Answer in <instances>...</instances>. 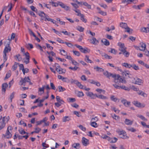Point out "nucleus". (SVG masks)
Returning a JSON list of instances; mask_svg holds the SVG:
<instances>
[{
  "label": "nucleus",
  "instance_id": "37998d69",
  "mask_svg": "<svg viewBox=\"0 0 149 149\" xmlns=\"http://www.w3.org/2000/svg\"><path fill=\"white\" fill-rule=\"evenodd\" d=\"M77 29L80 32H83L84 28L82 26H79L77 27Z\"/></svg>",
  "mask_w": 149,
  "mask_h": 149
},
{
  "label": "nucleus",
  "instance_id": "2eb2a0df",
  "mask_svg": "<svg viewBox=\"0 0 149 149\" xmlns=\"http://www.w3.org/2000/svg\"><path fill=\"white\" fill-rule=\"evenodd\" d=\"M102 42L106 46H108L109 45L110 43L108 40L106 39H103L101 40Z\"/></svg>",
  "mask_w": 149,
  "mask_h": 149
},
{
  "label": "nucleus",
  "instance_id": "338daca9",
  "mask_svg": "<svg viewBox=\"0 0 149 149\" xmlns=\"http://www.w3.org/2000/svg\"><path fill=\"white\" fill-rule=\"evenodd\" d=\"M45 86H43L42 88H39V91L40 92L42 91V93H44V89Z\"/></svg>",
  "mask_w": 149,
  "mask_h": 149
},
{
  "label": "nucleus",
  "instance_id": "5fc2aeb1",
  "mask_svg": "<svg viewBox=\"0 0 149 149\" xmlns=\"http://www.w3.org/2000/svg\"><path fill=\"white\" fill-rule=\"evenodd\" d=\"M26 47L28 49H29V47L30 49H32L33 48V45L30 43L26 44Z\"/></svg>",
  "mask_w": 149,
  "mask_h": 149
},
{
  "label": "nucleus",
  "instance_id": "cd10ccee",
  "mask_svg": "<svg viewBox=\"0 0 149 149\" xmlns=\"http://www.w3.org/2000/svg\"><path fill=\"white\" fill-rule=\"evenodd\" d=\"M111 117L116 120H117L119 119L120 118V117L119 116L116 115L115 114H114L113 115L112 114H111Z\"/></svg>",
  "mask_w": 149,
  "mask_h": 149
},
{
  "label": "nucleus",
  "instance_id": "bb28decb",
  "mask_svg": "<svg viewBox=\"0 0 149 149\" xmlns=\"http://www.w3.org/2000/svg\"><path fill=\"white\" fill-rule=\"evenodd\" d=\"M125 29L126 30L125 31V32H127L128 33L130 34H131L132 33L133 30L130 29L129 27L127 26Z\"/></svg>",
  "mask_w": 149,
  "mask_h": 149
},
{
  "label": "nucleus",
  "instance_id": "f03ea898",
  "mask_svg": "<svg viewBox=\"0 0 149 149\" xmlns=\"http://www.w3.org/2000/svg\"><path fill=\"white\" fill-rule=\"evenodd\" d=\"M30 80V79L29 77H25L24 78H21L19 84L21 86L23 85L24 86L25 85V84L26 82H28Z\"/></svg>",
  "mask_w": 149,
  "mask_h": 149
},
{
  "label": "nucleus",
  "instance_id": "b1692460",
  "mask_svg": "<svg viewBox=\"0 0 149 149\" xmlns=\"http://www.w3.org/2000/svg\"><path fill=\"white\" fill-rule=\"evenodd\" d=\"M120 26L122 28L125 29L127 26V25L126 23L121 22L120 24Z\"/></svg>",
  "mask_w": 149,
  "mask_h": 149
},
{
  "label": "nucleus",
  "instance_id": "13d9d810",
  "mask_svg": "<svg viewBox=\"0 0 149 149\" xmlns=\"http://www.w3.org/2000/svg\"><path fill=\"white\" fill-rule=\"evenodd\" d=\"M30 8L33 11H34L36 12V13H37V9L34 6H30Z\"/></svg>",
  "mask_w": 149,
  "mask_h": 149
},
{
  "label": "nucleus",
  "instance_id": "680f3d73",
  "mask_svg": "<svg viewBox=\"0 0 149 149\" xmlns=\"http://www.w3.org/2000/svg\"><path fill=\"white\" fill-rule=\"evenodd\" d=\"M108 52H110L111 53L116 54V51L115 49L111 48V50L110 51H109Z\"/></svg>",
  "mask_w": 149,
  "mask_h": 149
},
{
  "label": "nucleus",
  "instance_id": "dca6fc26",
  "mask_svg": "<svg viewBox=\"0 0 149 149\" xmlns=\"http://www.w3.org/2000/svg\"><path fill=\"white\" fill-rule=\"evenodd\" d=\"M8 86V85L7 83H4L3 84L2 86V91L5 92L6 91V88Z\"/></svg>",
  "mask_w": 149,
  "mask_h": 149
},
{
  "label": "nucleus",
  "instance_id": "6ab92c4d",
  "mask_svg": "<svg viewBox=\"0 0 149 149\" xmlns=\"http://www.w3.org/2000/svg\"><path fill=\"white\" fill-rule=\"evenodd\" d=\"M125 123L127 125H131L132 124L133 121H131L128 119H125Z\"/></svg>",
  "mask_w": 149,
  "mask_h": 149
},
{
  "label": "nucleus",
  "instance_id": "f8f14e48",
  "mask_svg": "<svg viewBox=\"0 0 149 149\" xmlns=\"http://www.w3.org/2000/svg\"><path fill=\"white\" fill-rule=\"evenodd\" d=\"M79 15H78V16L80 17L82 21L85 23L87 22V19L84 18V15L82 14H80Z\"/></svg>",
  "mask_w": 149,
  "mask_h": 149
},
{
  "label": "nucleus",
  "instance_id": "a19ab883",
  "mask_svg": "<svg viewBox=\"0 0 149 149\" xmlns=\"http://www.w3.org/2000/svg\"><path fill=\"white\" fill-rule=\"evenodd\" d=\"M142 80L139 78H137L135 82V84L138 85H140V83H141Z\"/></svg>",
  "mask_w": 149,
  "mask_h": 149
},
{
  "label": "nucleus",
  "instance_id": "1a4fd4ad",
  "mask_svg": "<svg viewBox=\"0 0 149 149\" xmlns=\"http://www.w3.org/2000/svg\"><path fill=\"white\" fill-rule=\"evenodd\" d=\"M135 1V3H136L137 2V0H122V2L124 3L129 4L132 2Z\"/></svg>",
  "mask_w": 149,
  "mask_h": 149
},
{
  "label": "nucleus",
  "instance_id": "4468645a",
  "mask_svg": "<svg viewBox=\"0 0 149 149\" xmlns=\"http://www.w3.org/2000/svg\"><path fill=\"white\" fill-rule=\"evenodd\" d=\"M70 117L68 116H65L63 117L62 119V121L63 122H65L67 121H68L70 120Z\"/></svg>",
  "mask_w": 149,
  "mask_h": 149
},
{
  "label": "nucleus",
  "instance_id": "a878e982",
  "mask_svg": "<svg viewBox=\"0 0 149 149\" xmlns=\"http://www.w3.org/2000/svg\"><path fill=\"white\" fill-rule=\"evenodd\" d=\"M90 50L88 49V48L86 47L85 48H83V49L81 50V52L84 53H86L88 52H90Z\"/></svg>",
  "mask_w": 149,
  "mask_h": 149
},
{
  "label": "nucleus",
  "instance_id": "3c124183",
  "mask_svg": "<svg viewBox=\"0 0 149 149\" xmlns=\"http://www.w3.org/2000/svg\"><path fill=\"white\" fill-rule=\"evenodd\" d=\"M69 68L73 71H76L77 70V69L79 68V67L75 66L74 67H70Z\"/></svg>",
  "mask_w": 149,
  "mask_h": 149
},
{
  "label": "nucleus",
  "instance_id": "9b49d317",
  "mask_svg": "<svg viewBox=\"0 0 149 149\" xmlns=\"http://www.w3.org/2000/svg\"><path fill=\"white\" fill-rule=\"evenodd\" d=\"M140 45L141 49H140V50L144 51L145 50V49L146 48V44L143 42H141L140 43Z\"/></svg>",
  "mask_w": 149,
  "mask_h": 149
},
{
  "label": "nucleus",
  "instance_id": "c03bdc74",
  "mask_svg": "<svg viewBox=\"0 0 149 149\" xmlns=\"http://www.w3.org/2000/svg\"><path fill=\"white\" fill-rule=\"evenodd\" d=\"M1 125H0V130L3 129L5 126L6 123H5L1 122Z\"/></svg>",
  "mask_w": 149,
  "mask_h": 149
},
{
  "label": "nucleus",
  "instance_id": "f257e3e1",
  "mask_svg": "<svg viewBox=\"0 0 149 149\" xmlns=\"http://www.w3.org/2000/svg\"><path fill=\"white\" fill-rule=\"evenodd\" d=\"M103 74L107 77L110 78V77L111 76L114 79V82L118 84H120V83H126V81L125 79L122 78L119 74H113L109 72L106 71L103 72Z\"/></svg>",
  "mask_w": 149,
  "mask_h": 149
},
{
  "label": "nucleus",
  "instance_id": "39448f33",
  "mask_svg": "<svg viewBox=\"0 0 149 149\" xmlns=\"http://www.w3.org/2000/svg\"><path fill=\"white\" fill-rule=\"evenodd\" d=\"M132 103L135 106L140 108H143L145 106V104L143 103L141 104L137 101H134L132 102Z\"/></svg>",
  "mask_w": 149,
  "mask_h": 149
},
{
  "label": "nucleus",
  "instance_id": "f3484780",
  "mask_svg": "<svg viewBox=\"0 0 149 149\" xmlns=\"http://www.w3.org/2000/svg\"><path fill=\"white\" fill-rule=\"evenodd\" d=\"M8 128L9 127H8L7 131L6 133V138L7 139H9L11 138L12 136V134L8 130Z\"/></svg>",
  "mask_w": 149,
  "mask_h": 149
},
{
  "label": "nucleus",
  "instance_id": "ddd939ff",
  "mask_svg": "<svg viewBox=\"0 0 149 149\" xmlns=\"http://www.w3.org/2000/svg\"><path fill=\"white\" fill-rule=\"evenodd\" d=\"M92 40V42H91V43L95 45H97L99 42V41L95 37H93L92 40Z\"/></svg>",
  "mask_w": 149,
  "mask_h": 149
},
{
  "label": "nucleus",
  "instance_id": "de8ad7c7",
  "mask_svg": "<svg viewBox=\"0 0 149 149\" xmlns=\"http://www.w3.org/2000/svg\"><path fill=\"white\" fill-rule=\"evenodd\" d=\"M62 81L64 82L68 83L70 82V80L67 77H64L63 78Z\"/></svg>",
  "mask_w": 149,
  "mask_h": 149
},
{
  "label": "nucleus",
  "instance_id": "6e6d98bb",
  "mask_svg": "<svg viewBox=\"0 0 149 149\" xmlns=\"http://www.w3.org/2000/svg\"><path fill=\"white\" fill-rule=\"evenodd\" d=\"M19 133L21 134H28L29 133L26 132L24 130H19Z\"/></svg>",
  "mask_w": 149,
  "mask_h": 149
},
{
  "label": "nucleus",
  "instance_id": "9d476101",
  "mask_svg": "<svg viewBox=\"0 0 149 149\" xmlns=\"http://www.w3.org/2000/svg\"><path fill=\"white\" fill-rule=\"evenodd\" d=\"M86 94L87 96L91 97V99H95L94 94L92 92L88 91L86 93Z\"/></svg>",
  "mask_w": 149,
  "mask_h": 149
},
{
  "label": "nucleus",
  "instance_id": "c9c22d12",
  "mask_svg": "<svg viewBox=\"0 0 149 149\" xmlns=\"http://www.w3.org/2000/svg\"><path fill=\"white\" fill-rule=\"evenodd\" d=\"M58 88L59 90V92H63L66 90L65 89L61 86H59Z\"/></svg>",
  "mask_w": 149,
  "mask_h": 149
},
{
  "label": "nucleus",
  "instance_id": "e433bc0d",
  "mask_svg": "<svg viewBox=\"0 0 149 149\" xmlns=\"http://www.w3.org/2000/svg\"><path fill=\"white\" fill-rule=\"evenodd\" d=\"M137 116L138 117L140 118L141 119L145 121H147V119L146 118L143 116L142 115H138Z\"/></svg>",
  "mask_w": 149,
  "mask_h": 149
},
{
  "label": "nucleus",
  "instance_id": "774afa93",
  "mask_svg": "<svg viewBox=\"0 0 149 149\" xmlns=\"http://www.w3.org/2000/svg\"><path fill=\"white\" fill-rule=\"evenodd\" d=\"M74 54L77 56H79L80 55V52L77 51H73Z\"/></svg>",
  "mask_w": 149,
  "mask_h": 149
},
{
  "label": "nucleus",
  "instance_id": "0eeeda50",
  "mask_svg": "<svg viewBox=\"0 0 149 149\" xmlns=\"http://www.w3.org/2000/svg\"><path fill=\"white\" fill-rule=\"evenodd\" d=\"M81 142L83 145L85 146H86L89 144V140L84 137L82 138Z\"/></svg>",
  "mask_w": 149,
  "mask_h": 149
},
{
  "label": "nucleus",
  "instance_id": "4d7b16f0",
  "mask_svg": "<svg viewBox=\"0 0 149 149\" xmlns=\"http://www.w3.org/2000/svg\"><path fill=\"white\" fill-rule=\"evenodd\" d=\"M28 30L31 35H32L33 37H36V35L31 29H28Z\"/></svg>",
  "mask_w": 149,
  "mask_h": 149
},
{
  "label": "nucleus",
  "instance_id": "20e7f679",
  "mask_svg": "<svg viewBox=\"0 0 149 149\" xmlns=\"http://www.w3.org/2000/svg\"><path fill=\"white\" fill-rule=\"evenodd\" d=\"M116 132L119 135L122 136L120 137L121 138L123 139H126L128 138L126 136V133L125 131L123 130L120 131L119 130H116Z\"/></svg>",
  "mask_w": 149,
  "mask_h": 149
},
{
  "label": "nucleus",
  "instance_id": "603ef678",
  "mask_svg": "<svg viewBox=\"0 0 149 149\" xmlns=\"http://www.w3.org/2000/svg\"><path fill=\"white\" fill-rule=\"evenodd\" d=\"M76 85L80 88L82 89H84L83 88V87H84V86L81 84L79 82H78V83H77V84Z\"/></svg>",
  "mask_w": 149,
  "mask_h": 149
},
{
  "label": "nucleus",
  "instance_id": "79ce46f5",
  "mask_svg": "<svg viewBox=\"0 0 149 149\" xmlns=\"http://www.w3.org/2000/svg\"><path fill=\"white\" fill-rule=\"evenodd\" d=\"M30 57H26L25 58V60L24 61V62L26 64H27L29 63V59Z\"/></svg>",
  "mask_w": 149,
  "mask_h": 149
},
{
  "label": "nucleus",
  "instance_id": "8fccbe9b",
  "mask_svg": "<svg viewBox=\"0 0 149 149\" xmlns=\"http://www.w3.org/2000/svg\"><path fill=\"white\" fill-rule=\"evenodd\" d=\"M72 63L74 65H79V64L76 61L73 59L71 61Z\"/></svg>",
  "mask_w": 149,
  "mask_h": 149
},
{
  "label": "nucleus",
  "instance_id": "ea45409f",
  "mask_svg": "<svg viewBox=\"0 0 149 149\" xmlns=\"http://www.w3.org/2000/svg\"><path fill=\"white\" fill-rule=\"evenodd\" d=\"M15 94V92H13L10 95V102H11L12 101V99L14 97V95Z\"/></svg>",
  "mask_w": 149,
  "mask_h": 149
},
{
  "label": "nucleus",
  "instance_id": "72a5a7b5",
  "mask_svg": "<svg viewBox=\"0 0 149 149\" xmlns=\"http://www.w3.org/2000/svg\"><path fill=\"white\" fill-rule=\"evenodd\" d=\"M83 5L86 6L88 9H91V6L88 4L87 2L83 3Z\"/></svg>",
  "mask_w": 149,
  "mask_h": 149
},
{
  "label": "nucleus",
  "instance_id": "c85d7f7f",
  "mask_svg": "<svg viewBox=\"0 0 149 149\" xmlns=\"http://www.w3.org/2000/svg\"><path fill=\"white\" fill-rule=\"evenodd\" d=\"M78 81L77 80H74L72 79H71L70 80V82L71 83V84H74L76 85L77 84V83H78Z\"/></svg>",
  "mask_w": 149,
  "mask_h": 149
},
{
  "label": "nucleus",
  "instance_id": "4be33fe9",
  "mask_svg": "<svg viewBox=\"0 0 149 149\" xmlns=\"http://www.w3.org/2000/svg\"><path fill=\"white\" fill-rule=\"evenodd\" d=\"M89 56L88 55H86L84 60L87 63H93V61L89 59Z\"/></svg>",
  "mask_w": 149,
  "mask_h": 149
},
{
  "label": "nucleus",
  "instance_id": "473e14b6",
  "mask_svg": "<svg viewBox=\"0 0 149 149\" xmlns=\"http://www.w3.org/2000/svg\"><path fill=\"white\" fill-rule=\"evenodd\" d=\"M90 125L94 127H96L98 126L97 123L95 121L91 122Z\"/></svg>",
  "mask_w": 149,
  "mask_h": 149
},
{
  "label": "nucleus",
  "instance_id": "a211bd4d",
  "mask_svg": "<svg viewBox=\"0 0 149 149\" xmlns=\"http://www.w3.org/2000/svg\"><path fill=\"white\" fill-rule=\"evenodd\" d=\"M72 147L76 149H79L80 148L81 146L80 144L79 143H74L72 146Z\"/></svg>",
  "mask_w": 149,
  "mask_h": 149
},
{
  "label": "nucleus",
  "instance_id": "09e8293b",
  "mask_svg": "<svg viewBox=\"0 0 149 149\" xmlns=\"http://www.w3.org/2000/svg\"><path fill=\"white\" fill-rule=\"evenodd\" d=\"M138 94L139 95H141L144 97H146L147 96V94L141 91H139V93H138Z\"/></svg>",
  "mask_w": 149,
  "mask_h": 149
},
{
  "label": "nucleus",
  "instance_id": "49530a36",
  "mask_svg": "<svg viewBox=\"0 0 149 149\" xmlns=\"http://www.w3.org/2000/svg\"><path fill=\"white\" fill-rule=\"evenodd\" d=\"M15 57H16L17 59H18V60L19 61H21L22 59V57L20 56V55L19 54H18L15 56Z\"/></svg>",
  "mask_w": 149,
  "mask_h": 149
},
{
  "label": "nucleus",
  "instance_id": "aec40b11",
  "mask_svg": "<svg viewBox=\"0 0 149 149\" xmlns=\"http://www.w3.org/2000/svg\"><path fill=\"white\" fill-rule=\"evenodd\" d=\"M123 66L125 67L128 68H130L132 66V65L130 64H129L127 63H124L122 64Z\"/></svg>",
  "mask_w": 149,
  "mask_h": 149
},
{
  "label": "nucleus",
  "instance_id": "69168bd1",
  "mask_svg": "<svg viewBox=\"0 0 149 149\" xmlns=\"http://www.w3.org/2000/svg\"><path fill=\"white\" fill-rule=\"evenodd\" d=\"M118 45L120 47V49L125 47V45L124 43L119 42L118 43Z\"/></svg>",
  "mask_w": 149,
  "mask_h": 149
},
{
  "label": "nucleus",
  "instance_id": "bf43d9fd",
  "mask_svg": "<svg viewBox=\"0 0 149 149\" xmlns=\"http://www.w3.org/2000/svg\"><path fill=\"white\" fill-rule=\"evenodd\" d=\"M96 91L97 92L100 93H101L102 92H103V93H104L105 92V91L103 89H99V88H97V89H96Z\"/></svg>",
  "mask_w": 149,
  "mask_h": 149
},
{
  "label": "nucleus",
  "instance_id": "4c0bfd02",
  "mask_svg": "<svg viewBox=\"0 0 149 149\" xmlns=\"http://www.w3.org/2000/svg\"><path fill=\"white\" fill-rule=\"evenodd\" d=\"M141 30L143 32L146 33L149 32L148 28L143 27L142 29Z\"/></svg>",
  "mask_w": 149,
  "mask_h": 149
},
{
  "label": "nucleus",
  "instance_id": "412c9836",
  "mask_svg": "<svg viewBox=\"0 0 149 149\" xmlns=\"http://www.w3.org/2000/svg\"><path fill=\"white\" fill-rule=\"evenodd\" d=\"M122 74L123 77L126 76H127V75H131V74L129 72V71L127 70L124 71L123 72H122Z\"/></svg>",
  "mask_w": 149,
  "mask_h": 149
},
{
  "label": "nucleus",
  "instance_id": "393cba45",
  "mask_svg": "<svg viewBox=\"0 0 149 149\" xmlns=\"http://www.w3.org/2000/svg\"><path fill=\"white\" fill-rule=\"evenodd\" d=\"M38 130V131H34L32 132L31 134H33L34 133H38L40 131L41 129L40 128L38 127H36L35 128V130Z\"/></svg>",
  "mask_w": 149,
  "mask_h": 149
},
{
  "label": "nucleus",
  "instance_id": "58836bf2",
  "mask_svg": "<svg viewBox=\"0 0 149 149\" xmlns=\"http://www.w3.org/2000/svg\"><path fill=\"white\" fill-rule=\"evenodd\" d=\"M132 67L135 70H137L139 69V68L138 66H137L136 65L134 64L132 65Z\"/></svg>",
  "mask_w": 149,
  "mask_h": 149
},
{
  "label": "nucleus",
  "instance_id": "e2e57ef3",
  "mask_svg": "<svg viewBox=\"0 0 149 149\" xmlns=\"http://www.w3.org/2000/svg\"><path fill=\"white\" fill-rule=\"evenodd\" d=\"M104 56L105 58L108 59H111L112 58V57L111 56H109L108 55L105 54L104 55Z\"/></svg>",
  "mask_w": 149,
  "mask_h": 149
},
{
  "label": "nucleus",
  "instance_id": "7ed1b4c3",
  "mask_svg": "<svg viewBox=\"0 0 149 149\" xmlns=\"http://www.w3.org/2000/svg\"><path fill=\"white\" fill-rule=\"evenodd\" d=\"M118 84L116 83L115 84H113V86H114L116 88L124 90L125 91H129L130 89L127 87L124 86H119Z\"/></svg>",
  "mask_w": 149,
  "mask_h": 149
},
{
  "label": "nucleus",
  "instance_id": "f704fd0d",
  "mask_svg": "<svg viewBox=\"0 0 149 149\" xmlns=\"http://www.w3.org/2000/svg\"><path fill=\"white\" fill-rule=\"evenodd\" d=\"M49 3H52V6H54V7H57L58 6L59 3H57L56 2H55L54 1H52V2L50 1L49 2Z\"/></svg>",
  "mask_w": 149,
  "mask_h": 149
},
{
  "label": "nucleus",
  "instance_id": "5701e85b",
  "mask_svg": "<svg viewBox=\"0 0 149 149\" xmlns=\"http://www.w3.org/2000/svg\"><path fill=\"white\" fill-rule=\"evenodd\" d=\"M94 69H96V71L99 72H101L104 71V70L102 68H100L97 66L94 67Z\"/></svg>",
  "mask_w": 149,
  "mask_h": 149
},
{
  "label": "nucleus",
  "instance_id": "a18cd8bd",
  "mask_svg": "<svg viewBox=\"0 0 149 149\" xmlns=\"http://www.w3.org/2000/svg\"><path fill=\"white\" fill-rule=\"evenodd\" d=\"M110 99L111 100L114 102H116L118 100V99L115 97V96L114 95H112L110 97Z\"/></svg>",
  "mask_w": 149,
  "mask_h": 149
},
{
  "label": "nucleus",
  "instance_id": "7c9ffc66",
  "mask_svg": "<svg viewBox=\"0 0 149 149\" xmlns=\"http://www.w3.org/2000/svg\"><path fill=\"white\" fill-rule=\"evenodd\" d=\"M98 98L103 100H106L108 99V98L106 96L101 95H99Z\"/></svg>",
  "mask_w": 149,
  "mask_h": 149
},
{
  "label": "nucleus",
  "instance_id": "6e6552de",
  "mask_svg": "<svg viewBox=\"0 0 149 149\" xmlns=\"http://www.w3.org/2000/svg\"><path fill=\"white\" fill-rule=\"evenodd\" d=\"M56 70L58 72L59 74H62L63 73H65L66 72V70L64 69H63L60 67L58 69L56 68Z\"/></svg>",
  "mask_w": 149,
  "mask_h": 149
},
{
  "label": "nucleus",
  "instance_id": "0e129e2a",
  "mask_svg": "<svg viewBox=\"0 0 149 149\" xmlns=\"http://www.w3.org/2000/svg\"><path fill=\"white\" fill-rule=\"evenodd\" d=\"M42 145L43 147L45 148H47L49 147V145L47 144H46L45 142H43L42 144Z\"/></svg>",
  "mask_w": 149,
  "mask_h": 149
},
{
  "label": "nucleus",
  "instance_id": "c756f323",
  "mask_svg": "<svg viewBox=\"0 0 149 149\" xmlns=\"http://www.w3.org/2000/svg\"><path fill=\"white\" fill-rule=\"evenodd\" d=\"M19 64L16 62L15 63L14 65L12 66V69L14 71L15 70L17 67V65Z\"/></svg>",
  "mask_w": 149,
  "mask_h": 149
},
{
  "label": "nucleus",
  "instance_id": "864d4df0",
  "mask_svg": "<svg viewBox=\"0 0 149 149\" xmlns=\"http://www.w3.org/2000/svg\"><path fill=\"white\" fill-rule=\"evenodd\" d=\"M68 100V101L70 102H73L76 101V99L74 98H70Z\"/></svg>",
  "mask_w": 149,
  "mask_h": 149
},
{
  "label": "nucleus",
  "instance_id": "2f4dec72",
  "mask_svg": "<svg viewBox=\"0 0 149 149\" xmlns=\"http://www.w3.org/2000/svg\"><path fill=\"white\" fill-rule=\"evenodd\" d=\"M60 53L63 56H65L67 54V52L64 50H60Z\"/></svg>",
  "mask_w": 149,
  "mask_h": 149
},
{
  "label": "nucleus",
  "instance_id": "052dcab7",
  "mask_svg": "<svg viewBox=\"0 0 149 149\" xmlns=\"http://www.w3.org/2000/svg\"><path fill=\"white\" fill-rule=\"evenodd\" d=\"M84 94L82 92L79 91L77 94V96L79 97H80L84 96Z\"/></svg>",
  "mask_w": 149,
  "mask_h": 149
},
{
  "label": "nucleus",
  "instance_id": "423d86ee",
  "mask_svg": "<svg viewBox=\"0 0 149 149\" xmlns=\"http://www.w3.org/2000/svg\"><path fill=\"white\" fill-rule=\"evenodd\" d=\"M9 45L10 42L8 43H7L3 51V53H6H6H7L11 51V48Z\"/></svg>",
  "mask_w": 149,
  "mask_h": 149
}]
</instances>
